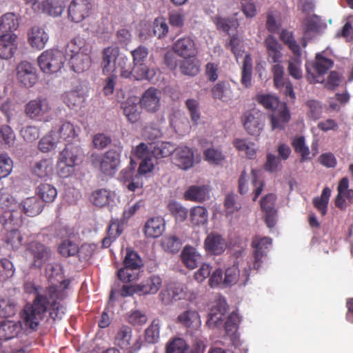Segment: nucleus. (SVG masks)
I'll return each mask as SVG.
<instances>
[{
	"mask_svg": "<svg viewBox=\"0 0 353 353\" xmlns=\"http://www.w3.org/2000/svg\"><path fill=\"white\" fill-rule=\"evenodd\" d=\"M0 203L7 208L0 215V223L8 230L5 242L10 248L17 250L22 242V236L18 230L22 223L21 214L12 208L14 199L10 194H5L3 189L0 190Z\"/></svg>",
	"mask_w": 353,
	"mask_h": 353,
	"instance_id": "nucleus-1",
	"label": "nucleus"
},
{
	"mask_svg": "<svg viewBox=\"0 0 353 353\" xmlns=\"http://www.w3.org/2000/svg\"><path fill=\"white\" fill-rule=\"evenodd\" d=\"M24 290L29 294H34L35 298L32 305H26L23 310V319L26 327L36 330L46 312V299L48 290L44 291L33 283L27 282L24 284Z\"/></svg>",
	"mask_w": 353,
	"mask_h": 353,
	"instance_id": "nucleus-2",
	"label": "nucleus"
},
{
	"mask_svg": "<svg viewBox=\"0 0 353 353\" xmlns=\"http://www.w3.org/2000/svg\"><path fill=\"white\" fill-rule=\"evenodd\" d=\"M90 48L81 37L72 39L65 48V59L71 69L81 73L88 70L91 65Z\"/></svg>",
	"mask_w": 353,
	"mask_h": 353,
	"instance_id": "nucleus-3",
	"label": "nucleus"
},
{
	"mask_svg": "<svg viewBox=\"0 0 353 353\" xmlns=\"http://www.w3.org/2000/svg\"><path fill=\"white\" fill-rule=\"evenodd\" d=\"M149 49L145 46L140 45L131 51L132 63L134 65V79L148 80L154 81L158 70L155 68H150L146 65L149 57Z\"/></svg>",
	"mask_w": 353,
	"mask_h": 353,
	"instance_id": "nucleus-4",
	"label": "nucleus"
},
{
	"mask_svg": "<svg viewBox=\"0 0 353 353\" xmlns=\"http://www.w3.org/2000/svg\"><path fill=\"white\" fill-rule=\"evenodd\" d=\"M243 249L235 250L234 254L236 261L232 267L225 270L223 283L226 285H232L239 281L245 285L250 276L251 265L249 261H244L241 259L243 252Z\"/></svg>",
	"mask_w": 353,
	"mask_h": 353,
	"instance_id": "nucleus-5",
	"label": "nucleus"
},
{
	"mask_svg": "<svg viewBox=\"0 0 353 353\" xmlns=\"http://www.w3.org/2000/svg\"><path fill=\"white\" fill-rule=\"evenodd\" d=\"M65 57L63 52L57 48L43 51L37 58V63L41 71L46 75L57 73L63 68Z\"/></svg>",
	"mask_w": 353,
	"mask_h": 353,
	"instance_id": "nucleus-6",
	"label": "nucleus"
},
{
	"mask_svg": "<svg viewBox=\"0 0 353 353\" xmlns=\"http://www.w3.org/2000/svg\"><path fill=\"white\" fill-rule=\"evenodd\" d=\"M327 48L325 51L316 54L315 62L312 68L306 64L307 78L311 83H323L324 81L323 75L332 68L333 61L328 58H325L323 54H327L330 51Z\"/></svg>",
	"mask_w": 353,
	"mask_h": 353,
	"instance_id": "nucleus-7",
	"label": "nucleus"
},
{
	"mask_svg": "<svg viewBox=\"0 0 353 353\" xmlns=\"http://www.w3.org/2000/svg\"><path fill=\"white\" fill-rule=\"evenodd\" d=\"M121 150H110L103 156H93L92 163L99 167L105 175L112 176L115 174L120 163Z\"/></svg>",
	"mask_w": 353,
	"mask_h": 353,
	"instance_id": "nucleus-8",
	"label": "nucleus"
},
{
	"mask_svg": "<svg viewBox=\"0 0 353 353\" xmlns=\"http://www.w3.org/2000/svg\"><path fill=\"white\" fill-rule=\"evenodd\" d=\"M123 263L124 268L119 269L117 272L119 279L123 282H130L134 280L137 274L131 272L137 270L141 267L142 261L140 256L136 252L127 249Z\"/></svg>",
	"mask_w": 353,
	"mask_h": 353,
	"instance_id": "nucleus-9",
	"label": "nucleus"
},
{
	"mask_svg": "<svg viewBox=\"0 0 353 353\" xmlns=\"http://www.w3.org/2000/svg\"><path fill=\"white\" fill-rule=\"evenodd\" d=\"M241 121L246 132L252 136H259L263 130L265 117L257 110L245 112Z\"/></svg>",
	"mask_w": 353,
	"mask_h": 353,
	"instance_id": "nucleus-10",
	"label": "nucleus"
},
{
	"mask_svg": "<svg viewBox=\"0 0 353 353\" xmlns=\"http://www.w3.org/2000/svg\"><path fill=\"white\" fill-rule=\"evenodd\" d=\"M272 244V240L268 236H255L252 241L253 248V268L259 270L264 263L268 252Z\"/></svg>",
	"mask_w": 353,
	"mask_h": 353,
	"instance_id": "nucleus-11",
	"label": "nucleus"
},
{
	"mask_svg": "<svg viewBox=\"0 0 353 353\" xmlns=\"http://www.w3.org/2000/svg\"><path fill=\"white\" fill-rule=\"evenodd\" d=\"M64 297L63 290H57L56 288H50L48 292L46 299V306L50 305L49 314L50 317L56 321L60 320L65 315L66 312L65 307L60 303L59 301L62 300Z\"/></svg>",
	"mask_w": 353,
	"mask_h": 353,
	"instance_id": "nucleus-12",
	"label": "nucleus"
},
{
	"mask_svg": "<svg viewBox=\"0 0 353 353\" xmlns=\"http://www.w3.org/2000/svg\"><path fill=\"white\" fill-rule=\"evenodd\" d=\"M92 10L91 0H72L69 5L68 18L74 23H79L88 18Z\"/></svg>",
	"mask_w": 353,
	"mask_h": 353,
	"instance_id": "nucleus-13",
	"label": "nucleus"
},
{
	"mask_svg": "<svg viewBox=\"0 0 353 353\" xmlns=\"http://www.w3.org/2000/svg\"><path fill=\"white\" fill-rule=\"evenodd\" d=\"M26 254L28 257L32 258V265L36 268H41L50 257V250L44 245L36 241L30 243L28 245Z\"/></svg>",
	"mask_w": 353,
	"mask_h": 353,
	"instance_id": "nucleus-14",
	"label": "nucleus"
},
{
	"mask_svg": "<svg viewBox=\"0 0 353 353\" xmlns=\"http://www.w3.org/2000/svg\"><path fill=\"white\" fill-rule=\"evenodd\" d=\"M132 336V329L127 325H123L116 334L114 343L120 348L128 350V353H137L141 348V343L137 340L131 345Z\"/></svg>",
	"mask_w": 353,
	"mask_h": 353,
	"instance_id": "nucleus-15",
	"label": "nucleus"
},
{
	"mask_svg": "<svg viewBox=\"0 0 353 353\" xmlns=\"http://www.w3.org/2000/svg\"><path fill=\"white\" fill-rule=\"evenodd\" d=\"M17 79L23 86L31 88L38 79L37 69L31 63L21 61L17 67Z\"/></svg>",
	"mask_w": 353,
	"mask_h": 353,
	"instance_id": "nucleus-16",
	"label": "nucleus"
},
{
	"mask_svg": "<svg viewBox=\"0 0 353 353\" xmlns=\"http://www.w3.org/2000/svg\"><path fill=\"white\" fill-rule=\"evenodd\" d=\"M273 81L274 86L281 92L290 99L295 98V94L293 90L292 84L290 81L284 77V68L280 63H276L272 66Z\"/></svg>",
	"mask_w": 353,
	"mask_h": 353,
	"instance_id": "nucleus-17",
	"label": "nucleus"
},
{
	"mask_svg": "<svg viewBox=\"0 0 353 353\" xmlns=\"http://www.w3.org/2000/svg\"><path fill=\"white\" fill-rule=\"evenodd\" d=\"M50 106L45 98H37L31 100L26 105V114L32 119L46 121L44 116L50 111Z\"/></svg>",
	"mask_w": 353,
	"mask_h": 353,
	"instance_id": "nucleus-18",
	"label": "nucleus"
},
{
	"mask_svg": "<svg viewBox=\"0 0 353 353\" xmlns=\"http://www.w3.org/2000/svg\"><path fill=\"white\" fill-rule=\"evenodd\" d=\"M172 155L173 163L182 170H189L194 165V152L186 145H180L175 148Z\"/></svg>",
	"mask_w": 353,
	"mask_h": 353,
	"instance_id": "nucleus-19",
	"label": "nucleus"
},
{
	"mask_svg": "<svg viewBox=\"0 0 353 353\" xmlns=\"http://www.w3.org/2000/svg\"><path fill=\"white\" fill-rule=\"evenodd\" d=\"M228 309L226 300L222 297H219L212 305L208 314L207 325L210 328L219 327L223 321Z\"/></svg>",
	"mask_w": 353,
	"mask_h": 353,
	"instance_id": "nucleus-20",
	"label": "nucleus"
},
{
	"mask_svg": "<svg viewBox=\"0 0 353 353\" xmlns=\"http://www.w3.org/2000/svg\"><path fill=\"white\" fill-rule=\"evenodd\" d=\"M161 97L159 90L153 87L149 88L143 93L139 100L140 105L148 112H156L161 106Z\"/></svg>",
	"mask_w": 353,
	"mask_h": 353,
	"instance_id": "nucleus-21",
	"label": "nucleus"
},
{
	"mask_svg": "<svg viewBox=\"0 0 353 353\" xmlns=\"http://www.w3.org/2000/svg\"><path fill=\"white\" fill-rule=\"evenodd\" d=\"M120 54V50L116 46H108L102 50L101 65L103 74L115 72V64Z\"/></svg>",
	"mask_w": 353,
	"mask_h": 353,
	"instance_id": "nucleus-22",
	"label": "nucleus"
},
{
	"mask_svg": "<svg viewBox=\"0 0 353 353\" xmlns=\"http://www.w3.org/2000/svg\"><path fill=\"white\" fill-rule=\"evenodd\" d=\"M85 97V92L80 83H77L72 90L64 92L62 95L63 102L71 109L80 108Z\"/></svg>",
	"mask_w": 353,
	"mask_h": 353,
	"instance_id": "nucleus-23",
	"label": "nucleus"
},
{
	"mask_svg": "<svg viewBox=\"0 0 353 353\" xmlns=\"http://www.w3.org/2000/svg\"><path fill=\"white\" fill-rule=\"evenodd\" d=\"M65 9L62 0H41L40 4H35L34 11L57 17L61 16Z\"/></svg>",
	"mask_w": 353,
	"mask_h": 353,
	"instance_id": "nucleus-24",
	"label": "nucleus"
},
{
	"mask_svg": "<svg viewBox=\"0 0 353 353\" xmlns=\"http://www.w3.org/2000/svg\"><path fill=\"white\" fill-rule=\"evenodd\" d=\"M18 47L17 36L14 33L3 34L0 35V58L2 59H11Z\"/></svg>",
	"mask_w": 353,
	"mask_h": 353,
	"instance_id": "nucleus-25",
	"label": "nucleus"
},
{
	"mask_svg": "<svg viewBox=\"0 0 353 353\" xmlns=\"http://www.w3.org/2000/svg\"><path fill=\"white\" fill-rule=\"evenodd\" d=\"M46 274L49 282L51 283V285L48 288V292L52 287L62 290L66 288L68 283L63 279L62 268L59 264H48L46 267Z\"/></svg>",
	"mask_w": 353,
	"mask_h": 353,
	"instance_id": "nucleus-26",
	"label": "nucleus"
},
{
	"mask_svg": "<svg viewBox=\"0 0 353 353\" xmlns=\"http://www.w3.org/2000/svg\"><path fill=\"white\" fill-rule=\"evenodd\" d=\"M227 247V243L221 235L217 233H210L204 241V248L208 254L219 255Z\"/></svg>",
	"mask_w": 353,
	"mask_h": 353,
	"instance_id": "nucleus-27",
	"label": "nucleus"
},
{
	"mask_svg": "<svg viewBox=\"0 0 353 353\" xmlns=\"http://www.w3.org/2000/svg\"><path fill=\"white\" fill-rule=\"evenodd\" d=\"M48 34L43 28L34 26L28 33V42L35 50H40L44 48L48 41Z\"/></svg>",
	"mask_w": 353,
	"mask_h": 353,
	"instance_id": "nucleus-28",
	"label": "nucleus"
},
{
	"mask_svg": "<svg viewBox=\"0 0 353 353\" xmlns=\"http://www.w3.org/2000/svg\"><path fill=\"white\" fill-rule=\"evenodd\" d=\"M162 285V279L159 275H151L137 284L139 295L155 294Z\"/></svg>",
	"mask_w": 353,
	"mask_h": 353,
	"instance_id": "nucleus-29",
	"label": "nucleus"
},
{
	"mask_svg": "<svg viewBox=\"0 0 353 353\" xmlns=\"http://www.w3.org/2000/svg\"><path fill=\"white\" fill-rule=\"evenodd\" d=\"M174 51L183 58L194 57L196 54V48L194 41L190 37L178 39L173 46Z\"/></svg>",
	"mask_w": 353,
	"mask_h": 353,
	"instance_id": "nucleus-30",
	"label": "nucleus"
},
{
	"mask_svg": "<svg viewBox=\"0 0 353 353\" xmlns=\"http://www.w3.org/2000/svg\"><path fill=\"white\" fill-rule=\"evenodd\" d=\"M270 119L272 130H283L290 119V114L285 104L280 105V108L272 111Z\"/></svg>",
	"mask_w": 353,
	"mask_h": 353,
	"instance_id": "nucleus-31",
	"label": "nucleus"
},
{
	"mask_svg": "<svg viewBox=\"0 0 353 353\" xmlns=\"http://www.w3.org/2000/svg\"><path fill=\"white\" fill-rule=\"evenodd\" d=\"M178 322L185 326L190 332L200 328L201 321L199 313L194 310H188L180 314L177 317Z\"/></svg>",
	"mask_w": 353,
	"mask_h": 353,
	"instance_id": "nucleus-32",
	"label": "nucleus"
},
{
	"mask_svg": "<svg viewBox=\"0 0 353 353\" xmlns=\"http://www.w3.org/2000/svg\"><path fill=\"white\" fill-rule=\"evenodd\" d=\"M212 97L215 99L224 103L231 102L234 99V94L230 83L227 81H219L211 89Z\"/></svg>",
	"mask_w": 353,
	"mask_h": 353,
	"instance_id": "nucleus-33",
	"label": "nucleus"
},
{
	"mask_svg": "<svg viewBox=\"0 0 353 353\" xmlns=\"http://www.w3.org/2000/svg\"><path fill=\"white\" fill-rule=\"evenodd\" d=\"M208 185H191L184 192L183 197L187 201L203 202L210 198Z\"/></svg>",
	"mask_w": 353,
	"mask_h": 353,
	"instance_id": "nucleus-34",
	"label": "nucleus"
},
{
	"mask_svg": "<svg viewBox=\"0 0 353 353\" xmlns=\"http://www.w3.org/2000/svg\"><path fill=\"white\" fill-rule=\"evenodd\" d=\"M165 230V221L161 216L149 219L145 224L144 233L148 238H157Z\"/></svg>",
	"mask_w": 353,
	"mask_h": 353,
	"instance_id": "nucleus-35",
	"label": "nucleus"
},
{
	"mask_svg": "<svg viewBox=\"0 0 353 353\" xmlns=\"http://www.w3.org/2000/svg\"><path fill=\"white\" fill-rule=\"evenodd\" d=\"M52 130H56L55 133L58 135L59 141L60 143L62 141H65L68 142L67 144H70V142L77 137L74 126L70 122L61 121L59 126L54 127Z\"/></svg>",
	"mask_w": 353,
	"mask_h": 353,
	"instance_id": "nucleus-36",
	"label": "nucleus"
},
{
	"mask_svg": "<svg viewBox=\"0 0 353 353\" xmlns=\"http://www.w3.org/2000/svg\"><path fill=\"white\" fill-rule=\"evenodd\" d=\"M21 330L19 321H3L0 322V340L8 341L17 336Z\"/></svg>",
	"mask_w": 353,
	"mask_h": 353,
	"instance_id": "nucleus-37",
	"label": "nucleus"
},
{
	"mask_svg": "<svg viewBox=\"0 0 353 353\" xmlns=\"http://www.w3.org/2000/svg\"><path fill=\"white\" fill-rule=\"evenodd\" d=\"M265 46L267 49L268 57L272 59L274 63H280L282 59L281 49L282 46L277 39L273 36H268L265 41Z\"/></svg>",
	"mask_w": 353,
	"mask_h": 353,
	"instance_id": "nucleus-38",
	"label": "nucleus"
},
{
	"mask_svg": "<svg viewBox=\"0 0 353 353\" xmlns=\"http://www.w3.org/2000/svg\"><path fill=\"white\" fill-rule=\"evenodd\" d=\"M181 259L189 269H194L201 261V255L191 246H185L181 252Z\"/></svg>",
	"mask_w": 353,
	"mask_h": 353,
	"instance_id": "nucleus-39",
	"label": "nucleus"
},
{
	"mask_svg": "<svg viewBox=\"0 0 353 353\" xmlns=\"http://www.w3.org/2000/svg\"><path fill=\"white\" fill-rule=\"evenodd\" d=\"M32 173L39 178L46 179L53 173V161L52 159H43L35 162L32 167Z\"/></svg>",
	"mask_w": 353,
	"mask_h": 353,
	"instance_id": "nucleus-40",
	"label": "nucleus"
},
{
	"mask_svg": "<svg viewBox=\"0 0 353 353\" xmlns=\"http://www.w3.org/2000/svg\"><path fill=\"white\" fill-rule=\"evenodd\" d=\"M23 212L29 216L39 214L43 209V203L35 196L28 197L20 204Z\"/></svg>",
	"mask_w": 353,
	"mask_h": 353,
	"instance_id": "nucleus-41",
	"label": "nucleus"
},
{
	"mask_svg": "<svg viewBox=\"0 0 353 353\" xmlns=\"http://www.w3.org/2000/svg\"><path fill=\"white\" fill-rule=\"evenodd\" d=\"M19 27V19L17 16L12 12L3 14L0 18V33H13Z\"/></svg>",
	"mask_w": 353,
	"mask_h": 353,
	"instance_id": "nucleus-42",
	"label": "nucleus"
},
{
	"mask_svg": "<svg viewBox=\"0 0 353 353\" xmlns=\"http://www.w3.org/2000/svg\"><path fill=\"white\" fill-rule=\"evenodd\" d=\"M117 72H119L123 78L133 77L134 79V66H131L128 58L124 54H120L116 62L114 74Z\"/></svg>",
	"mask_w": 353,
	"mask_h": 353,
	"instance_id": "nucleus-43",
	"label": "nucleus"
},
{
	"mask_svg": "<svg viewBox=\"0 0 353 353\" xmlns=\"http://www.w3.org/2000/svg\"><path fill=\"white\" fill-rule=\"evenodd\" d=\"M174 148V145L170 142L160 141L150 144L152 155L156 159L173 154Z\"/></svg>",
	"mask_w": 353,
	"mask_h": 353,
	"instance_id": "nucleus-44",
	"label": "nucleus"
},
{
	"mask_svg": "<svg viewBox=\"0 0 353 353\" xmlns=\"http://www.w3.org/2000/svg\"><path fill=\"white\" fill-rule=\"evenodd\" d=\"M56 130H52L48 134L43 137L38 143L39 150L43 153L48 152L57 147L59 143Z\"/></svg>",
	"mask_w": 353,
	"mask_h": 353,
	"instance_id": "nucleus-45",
	"label": "nucleus"
},
{
	"mask_svg": "<svg viewBox=\"0 0 353 353\" xmlns=\"http://www.w3.org/2000/svg\"><path fill=\"white\" fill-rule=\"evenodd\" d=\"M37 195L45 203H52L57 196V188L50 183H41L36 188Z\"/></svg>",
	"mask_w": 353,
	"mask_h": 353,
	"instance_id": "nucleus-46",
	"label": "nucleus"
},
{
	"mask_svg": "<svg viewBox=\"0 0 353 353\" xmlns=\"http://www.w3.org/2000/svg\"><path fill=\"white\" fill-rule=\"evenodd\" d=\"M180 70L184 75L194 77L200 72V62L194 57L184 58L179 65Z\"/></svg>",
	"mask_w": 353,
	"mask_h": 353,
	"instance_id": "nucleus-47",
	"label": "nucleus"
},
{
	"mask_svg": "<svg viewBox=\"0 0 353 353\" xmlns=\"http://www.w3.org/2000/svg\"><path fill=\"white\" fill-rule=\"evenodd\" d=\"M292 145L294 151L301 156V161H305L310 159V150L306 144L303 136H295L292 140Z\"/></svg>",
	"mask_w": 353,
	"mask_h": 353,
	"instance_id": "nucleus-48",
	"label": "nucleus"
},
{
	"mask_svg": "<svg viewBox=\"0 0 353 353\" xmlns=\"http://www.w3.org/2000/svg\"><path fill=\"white\" fill-rule=\"evenodd\" d=\"M171 125L179 135L187 134L190 130L188 119L180 112L174 114L173 118L171 119Z\"/></svg>",
	"mask_w": 353,
	"mask_h": 353,
	"instance_id": "nucleus-49",
	"label": "nucleus"
},
{
	"mask_svg": "<svg viewBox=\"0 0 353 353\" xmlns=\"http://www.w3.org/2000/svg\"><path fill=\"white\" fill-rule=\"evenodd\" d=\"M123 114L132 123H136L140 118V112L134 99H128L122 104Z\"/></svg>",
	"mask_w": 353,
	"mask_h": 353,
	"instance_id": "nucleus-50",
	"label": "nucleus"
},
{
	"mask_svg": "<svg viewBox=\"0 0 353 353\" xmlns=\"http://www.w3.org/2000/svg\"><path fill=\"white\" fill-rule=\"evenodd\" d=\"M252 59L249 54H246L241 69V83L246 88L252 85Z\"/></svg>",
	"mask_w": 353,
	"mask_h": 353,
	"instance_id": "nucleus-51",
	"label": "nucleus"
},
{
	"mask_svg": "<svg viewBox=\"0 0 353 353\" xmlns=\"http://www.w3.org/2000/svg\"><path fill=\"white\" fill-rule=\"evenodd\" d=\"M114 196V193L111 191L106 189H99L92 192L90 199L94 205L103 207L109 204Z\"/></svg>",
	"mask_w": 353,
	"mask_h": 353,
	"instance_id": "nucleus-52",
	"label": "nucleus"
},
{
	"mask_svg": "<svg viewBox=\"0 0 353 353\" xmlns=\"http://www.w3.org/2000/svg\"><path fill=\"white\" fill-rule=\"evenodd\" d=\"M191 223L197 226L205 225L208 221V212L203 206L193 207L190 212Z\"/></svg>",
	"mask_w": 353,
	"mask_h": 353,
	"instance_id": "nucleus-53",
	"label": "nucleus"
},
{
	"mask_svg": "<svg viewBox=\"0 0 353 353\" xmlns=\"http://www.w3.org/2000/svg\"><path fill=\"white\" fill-rule=\"evenodd\" d=\"M305 36H309L310 33H318L325 28V25L322 22L319 17L316 14L307 17L305 19Z\"/></svg>",
	"mask_w": 353,
	"mask_h": 353,
	"instance_id": "nucleus-54",
	"label": "nucleus"
},
{
	"mask_svg": "<svg viewBox=\"0 0 353 353\" xmlns=\"http://www.w3.org/2000/svg\"><path fill=\"white\" fill-rule=\"evenodd\" d=\"M166 353H192L186 342L181 338L170 341L166 345Z\"/></svg>",
	"mask_w": 353,
	"mask_h": 353,
	"instance_id": "nucleus-55",
	"label": "nucleus"
},
{
	"mask_svg": "<svg viewBox=\"0 0 353 353\" xmlns=\"http://www.w3.org/2000/svg\"><path fill=\"white\" fill-rule=\"evenodd\" d=\"M234 145L239 152H245L249 159H253L255 157V145L251 141L243 139H236L234 141Z\"/></svg>",
	"mask_w": 353,
	"mask_h": 353,
	"instance_id": "nucleus-56",
	"label": "nucleus"
},
{
	"mask_svg": "<svg viewBox=\"0 0 353 353\" xmlns=\"http://www.w3.org/2000/svg\"><path fill=\"white\" fill-rule=\"evenodd\" d=\"M330 195V188L325 187L323 190L321 196L315 197L313 199L314 205L321 212L322 215H325L327 212V204Z\"/></svg>",
	"mask_w": 353,
	"mask_h": 353,
	"instance_id": "nucleus-57",
	"label": "nucleus"
},
{
	"mask_svg": "<svg viewBox=\"0 0 353 353\" xmlns=\"http://www.w3.org/2000/svg\"><path fill=\"white\" fill-rule=\"evenodd\" d=\"M79 152L78 147L73 148L70 144H65V148L59 153L57 161H63L65 163H69V161H72V164H77V159Z\"/></svg>",
	"mask_w": 353,
	"mask_h": 353,
	"instance_id": "nucleus-58",
	"label": "nucleus"
},
{
	"mask_svg": "<svg viewBox=\"0 0 353 353\" xmlns=\"http://www.w3.org/2000/svg\"><path fill=\"white\" fill-rule=\"evenodd\" d=\"M301 56L294 55V57L290 58L288 61V73L295 79H301L303 77Z\"/></svg>",
	"mask_w": 353,
	"mask_h": 353,
	"instance_id": "nucleus-59",
	"label": "nucleus"
},
{
	"mask_svg": "<svg viewBox=\"0 0 353 353\" xmlns=\"http://www.w3.org/2000/svg\"><path fill=\"white\" fill-rule=\"evenodd\" d=\"M58 251L64 257L72 256L77 254L79 246L70 239H65L59 244Z\"/></svg>",
	"mask_w": 353,
	"mask_h": 353,
	"instance_id": "nucleus-60",
	"label": "nucleus"
},
{
	"mask_svg": "<svg viewBox=\"0 0 353 353\" xmlns=\"http://www.w3.org/2000/svg\"><path fill=\"white\" fill-rule=\"evenodd\" d=\"M168 208L177 221H183L188 216V210L176 201H170L168 205Z\"/></svg>",
	"mask_w": 353,
	"mask_h": 353,
	"instance_id": "nucleus-61",
	"label": "nucleus"
},
{
	"mask_svg": "<svg viewBox=\"0 0 353 353\" xmlns=\"http://www.w3.org/2000/svg\"><path fill=\"white\" fill-rule=\"evenodd\" d=\"M16 135L12 128L8 125H3L0 128V143L8 148L13 146Z\"/></svg>",
	"mask_w": 353,
	"mask_h": 353,
	"instance_id": "nucleus-62",
	"label": "nucleus"
},
{
	"mask_svg": "<svg viewBox=\"0 0 353 353\" xmlns=\"http://www.w3.org/2000/svg\"><path fill=\"white\" fill-rule=\"evenodd\" d=\"M19 133L24 141L32 143L39 137L40 130L35 125H27L22 127L19 130Z\"/></svg>",
	"mask_w": 353,
	"mask_h": 353,
	"instance_id": "nucleus-63",
	"label": "nucleus"
},
{
	"mask_svg": "<svg viewBox=\"0 0 353 353\" xmlns=\"http://www.w3.org/2000/svg\"><path fill=\"white\" fill-rule=\"evenodd\" d=\"M161 245L165 251L171 253H176L181 249L182 242L176 236H169L163 238Z\"/></svg>",
	"mask_w": 353,
	"mask_h": 353,
	"instance_id": "nucleus-64",
	"label": "nucleus"
}]
</instances>
